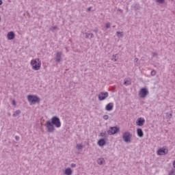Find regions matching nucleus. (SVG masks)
Listing matches in <instances>:
<instances>
[{
  "mask_svg": "<svg viewBox=\"0 0 175 175\" xmlns=\"http://www.w3.org/2000/svg\"><path fill=\"white\" fill-rule=\"evenodd\" d=\"M139 61V59L137 58V57H136L135 59V62H137Z\"/></svg>",
  "mask_w": 175,
  "mask_h": 175,
  "instance_id": "38",
  "label": "nucleus"
},
{
  "mask_svg": "<svg viewBox=\"0 0 175 175\" xmlns=\"http://www.w3.org/2000/svg\"><path fill=\"white\" fill-rule=\"evenodd\" d=\"M124 85H131V81H125L124 82Z\"/></svg>",
  "mask_w": 175,
  "mask_h": 175,
  "instance_id": "21",
  "label": "nucleus"
},
{
  "mask_svg": "<svg viewBox=\"0 0 175 175\" xmlns=\"http://www.w3.org/2000/svg\"><path fill=\"white\" fill-rule=\"evenodd\" d=\"M52 31H55V29H57V26H53L50 29Z\"/></svg>",
  "mask_w": 175,
  "mask_h": 175,
  "instance_id": "28",
  "label": "nucleus"
},
{
  "mask_svg": "<svg viewBox=\"0 0 175 175\" xmlns=\"http://www.w3.org/2000/svg\"><path fill=\"white\" fill-rule=\"evenodd\" d=\"M116 33H117L118 38H123L124 37V34L122 33V32L117 31Z\"/></svg>",
  "mask_w": 175,
  "mask_h": 175,
  "instance_id": "17",
  "label": "nucleus"
},
{
  "mask_svg": "<svg viewBox=\"0 0 175 175\" xmlns=\"http://www.w3.org/2000/svg\"><path fill=\"white\" fill-rule=\"evenodd\" d=\"M15 139H16V142H18V140H20V137L16 136Z\"/></svg>",
  "mask_w": 175,
  "mask_h": 175,
  "instance_id": "31",
  "label": "nucleus"
},
{
  "mask_svg": "<svg viewBox=\"0 0 175 175\" xmlns=\"http://www.w3.org/2000/svg\"><path fill=\"white\" fill-rule=\"evenodd\" d=\"M113 107H114V104L113 103H109L106 105L105 110H107V111H111Z\"/></svg>",
  "mask_w": 175,
  "mask_h": 175,
  "instance_id": "12",
  "label": "nucleus"
},
{
  "mask_svg": "<svg viewBox=\"0 0 175 175\" xmlns=\"http://www.w3.org/2000/svg\"><path fill=\"white\" fill-rule=\"evenodd\" d=\"M156 2H157L158 3H164L165 0H156Z\"/></svg>",
  "mask_w": 175,
  "mask_h": 175,
  "instance_id": "24",
  "label": "nucleus"
},
{
  "mask_svg": "<svg viewBox=\"0 0 175 175\" xmlns=\"http://www.w3.org/2000/svg\"><path fill=\"white\" fill-rule=\"evenodd\" d=\"M157 75V71L155 70H152L151 71V75L152 76H155Z\"/></svg>",
  "mask_w": 175,
  "mask_h": 175,
  "instance_id": "26",
  "label": "nucleus"
},
{
  "mask_svg": "<svg viewBox=\"0 0 175 175\" xmlns=\"http://www.w3.org/2000/svg\"><path fill=\"white\" fill-rule=\"evenodd\" d=\"M56 128H61V120L57 116H53L51 120H48L45 128L48 133H54Z\"/></svg>",
  "mask_w": 175,
  "mask_h": 175,
  "instance_id": "1",
  "label": "nucleus"
},
{
  "mask_svg": "<svg viewBox=\"0 0 175 175\" xmlns=\"http://www.w3.org/2000/svg\"><path fill=\"white\" fill-rule=\"evenodd\" d=\"M169 152V150L165 148H159L157 150V155H166Z\"/></svg>",
  "mask_w": 175,
  "mask_h": 175,
  "instance_id": "8",
  "label": "nucleus"
},
{
  "mask_svg": "<svg viewBox=\"0 0 175 175\" xmlns=\"http://www.w3.org/2000/svg\"><path fill=\"white\" fill-rule=\"evenodd\" d=\"M2 3H3V2L2 1V0H0V6L1 5H2Z\"/></svg>",
  "mask_w": 175,
  "mask_h": 175,
  "instance_id": "39",
  "label": "nucleus"
},
{
  "mask_svg": "<svg viewBox=\"0 0 175 175\" xmlns=\"http://www.w3.org/2000/svg\"><path fill=\"white\" fill-rule=\"evenodd\" d=\"M14 36H16V35L14 31H10L7 35L8 40H13V39H14Z\"/></svg>",
  "mask_w": 175,
  "mask_h": 175,
  "instance_id": "13",
  "label": "nucleus"
},
{
  "mask_svg": "<svg viewBox=\"0 0 175 175\" xmlns=\"http://www.w3.org/2000/svg\"><path fill=\"white\" fill-rule=\"evenodd\" d=\"M103 120H109V115H104L103 116Z\"/></svg>",
  "mask_w": 175,
  "mask_h": 175,
  "instance_id": "22",
  "label": "nucleus"
},
{
  "mask_svg": "<svg viewBox=\"0 0 175 175\" xmlns=\"http://www.w3.org/2000/svg\"><path fill=\"white\" fill-rule=\"evenodd\" d=\"M105 135H106V133H100V136H101L102 137H105Z\"/></svg>",
  "mask_w": 175,
  "mask_h": 175,
  "instance_id": "30",
  "label": "nucleus"
},
{
  "mask_svg": "<svg viewBox=\"0 0 175 175\" xmlns=\"http://www.w3.org/2000/svg\"><path fill=\"white\" fill-rule=\"evenodd\" d=\"M71 167H76V163H72Z\"/></svg>",
  "mask_w": 175,
  "mask_h": 175,
  "instance_id": "35",
  "label": "nucleus"
},
{
  "mask_svg": "<svg viewBox=\"0 0 175 175\" xmlns=\"http://www.w3.org/2000/svg\"><path fill=\"white\" fill-rule=\"evenodd\" d=\"M97 163H98V165H103V160H102L101 159H98L97 160Z\"/></svg>",
  "mask_w": 175,
  "mask_h": 175,
  "instance_id": "20",
  "label": "nucleus"
},
{
  "mask_svg": "<svg viewBox=\"0 0 175 175\" xmlns=\"http://www.w3.org/2000/svg\"><path fill=\"white\" fill-rule=\"evenodd\" d=\"M168 175H175V171L174 170H171L169 172Z\"/></svg>",
  "mask_w": 175,
  "mask_h": 175,
  "instance_id": "25",
  "label": "nucleus"
},
{
  "mask_svg": "<svg viewBox=\"0 0 175 175\" xmlns=\"http://www.w3.org/2000/svg\"><path fill=\"white\" fill-rule=\"evenodd\" d=\"M105 27H106L107 29L110 28V27H111L110 23H107L106 25H105Z\"/></svg>",
  "mask_w": 175,
  "mask_h": 175,
  "instance_id": "27",
  "label": "nucleus"
},
{
  "mask_svg": "<svg viewBox=\"0 0 175 175\" xmlns=\"http://www.w3.org/2000/svg\"><path fill=\"white\" fill-rule=\"evenodd\" d=\"M118 10V12H120V13H122L124 12L122 10H121L120 8Z\"/></svg>",
  "mask_w": 175,
  "mask_h": 175,
  "instance_id": "37",
  "label": "nucleus"
},
{
  "mask_svg": "<svg viewBox=\"0 0 175 175\" xmlns=\"http://www.w3.org/2000/svg\"><path fill=\"white\" fill-rule=\"evenodd\" d=\"M97 144L99 146V147H103V146L106 145V139L105 138L100 139L98 141Z\"/></svg>",
  "mask_w": 175,
  "mask_h": 175,
  "instance_id": "11",
  "label": "nucleus"
},
{
  "mask_svg": "<svg viewBox=\"0 0 175 175\" xmlns=\"http://www.w3.org/2000/svg\"><path fill=\"white\" fill-rule=\"evenodd\" d=\"M73 173V171L70 167H68L64 171V174L65 175H72Z\"/></svg>",
  "mask_w": 175,
  "mask_h": 175,
  "instance_id": "15",
  "label": "nucleus"
},
{
  "mask_svg": "<svg viewBox=\"0 0 175 175\" xmlns=\"http://www.w3.org/2000/svg\"><path fill=\"white\" fill-rule=\"evenodd\" d=\"M27 100L28 102L31 103V105H35L36 103H39L40 102V98L38 97L36 95H28Z\"/></svg>",
  "mask_w": 175,
  "mask_h": 175,
  "instance_id": "2",
  "label": "nucleus"
},
{
  "mask_svg": "<svg viewBox=\"0 0 175 175\" xmlns=\"http://www.w3.org/2000/svg\"><path fill=\"white\" fill-rule=\"evenodd\" d=\"M170 116L172 117V113L170 114Z\"/></svg>",
  "mask_w": 175,
  "mask_h": 175,
  "instance_id": "40",
  "label": "nucleus"
},
{
  "mask_svg": "<svg viewBox=\"0 0 175 175\" xmlns=\"http://www.w3.org/2000/svg\"><path fill=\"white\" fill-rule=\"evenodd\" d=\"M120 132V127L118 126H113L110 127L109 131H107L108 135H116V133H118Z\"/></svg>",
  "mask_w": 175,
  "mask_h": 175,
  "instance_id": "6",
  "label": "nucleus"
},
{
  "mask_svg": "<svg viewBox=\"0 0 175 175\" xmlns=\"http://www.w3.org/2000/svg\"><path fill=\"white\" fill-rule=\"evenodd\" d=\"M91 9H92V7H89V8L87 9V12H91Z\"/></svg>",
  "mask_w": 175,
  "mask_h": 175,
  "instance_id": "32",
  "label": "nucleus"
},
{
  "mask_svg": "<svg viewBox=\"0 0 175 175\" xmlns=\"http://www.w3.org/2000/svg\"><path fill=\"white\" fill-rule=\"evenodd\" d=\"M20 114H21V111L20 109H18L14 113V114L12 116H13V117H17V116H20Z\"/></svg>",
  "mask_w": 175,
  "mask_h": 175,
  "instance_id": "16",
  "label": "nucleus"
},
{
  "mask_svg": "<svg viewBox=\"0 0 175 175\" xmlns=\"http://www.w3.org/2000/svg\"><path fill=\"white\" fill-rule=\"evenodd\" d=\"M0 21H1V18H0Z\"/></svg>",
  "mask_w": 175,
  "mask_h": 175,
  "instance_id": "41",
  "label": "nucleus"
},
{
  "mask_svg": "<svg viewBox=\"0 0 175 175\" xmlns=\"http://www.w3.org/2000/svg\"><path fill=\"white\" fill-rule=\"evenodd\" d=\"M38 61H39V59H32L30 62L33 70H39V69H40V66H42L40 62H38Z\"/></svg>",
  "mask_w": 175,
  "mask_h": 175,
  "instance_id": "3",
  "label": "nucleus"
},
{
  "mask_svg": "<svg viewBox=\"0 0 175 175\" xmlns=\"http://www.w3.org/2000/svg\"><path fill=\"white\" fill-rule=\"evenodd\" d=\"M98 31L99 30L98 29L97 27H96L94 29H93V32H95V33H98Z\"/></svg>",
  "mask_w": 175,
  "mask_h": 175,
  "instance_id": "29",
  "label": "nucleus"
},
{
  "mask_svg": "<svg viewBox=\"0 0 175 175\" xmlns=\"http://www.w3.org/2000/svg\"><path fill=\"white\" fill-rule=\"evenodd\" d=\"M122 139L125 143H131L132 139V134L126 131L123 133Z\"/></svg>",
  "mask_w": 175,
  "mask_h": 175,
  "instance_id": "4",
  "label": "nucleus"
},
{
  "mask_svg": "<svg viewBox=\"0 0 175 175\" xmlns=\"http://www.w3.org/2000/svg\"><path fill=\"white\" fill-rule=\"evenodd\" d=\"M107 98H109V92H101L98 94V100H105Z\"/></svg>",
  "mask_w": 175,
  "mask_h": 175,
  "instance_id": "7",
  "label": "nucleus"
},
{
  "mask_svg": "<svg viewBox=\"0 0 175 175\" xmlns=\"http://www.w3.org/2000/svg\"><path fill=\"white\" fill-rule=\"evenodd\" d=\"M137 135L139 137H143L144 136V133H143V130L140 128L137 129Z\"/></svg>",
  "mask_w": 175,
  "mask_h": 175,
  "instance_id": "14",
  "label": "nucleus"
},
{
  "mask_svg": "<svg viewBox=\"0 0 175 175\" xmlns=\"http://www.w3.org/2000/svg\"><path fill=\"white\" fill-rule=\"evenodd\" d=\"M77 148L78 150H83V145H82L81 144H78L77 145Z\"/></svg>",
  "mask_w": 175,
  "mask_h": 175,
  "instance_id": "18",
  "label": "nucleus"
},
{
  "mask_svg": "<svg viewBox=\"0 0 175 175\" xmlns=\"http://www.w3.org/2000/svg\"><path fill=\"white\" fill-rule=\"evenodd\" d=\"M85 38L88 39V38H90L91 33H85Z\"/></svg>",
  "mask_w": 175,
  "mask_h": 175,
  "instance_id": "23",
  "label": "nucleus"
},
{
  "mask_svg": "<svg viewBox=\"0 0 175 175\" xmlns=\"http://www.w3.org/2000/svg\"><path fill=\"white\" fill-rule=\"evenodd\" d=\"M147 95H148V90L146 88H142L139 92V98H146Z\"/></svg>",
  "mask_w": 175,
  "mask_h": 175,
  "instance_id": "5",
  "label": "nucleus"
},
{
  "mask_svg": "<svg viewBox=\"0 0 175 175\" xmlns=\"http://www.w3.org/2000/svg\"><path fill=\"white\" fill-rule=\"evenodd\" d=\"M157 55H158V53H152V57H157Z\"/></svg>",
  "mask_w": 175,
  "mask_h": 175,
  "instance_id": "33",
  "label": "nucleus"
},
{
  "mask_svg": "<svg viewBox=\"0 0 175 175\" xmlns=\"http://www.w3.org/2000/svg\"><path fill=\"white\" fill-rule=\"evenodd\" d=\"M61 58H62V52H57L55 57V62L59 64V62H61Z\"/></svg>",
  "mask_w": 175,
  "mask_h": 175,
  "instance_id": "9",
  "label": "nucleus"
},
{
  "mask_svg": "<svg viewBox=\"0 0 175 175\" xmlns=\"http://www.w3.org/2000/svg\"><path fill=\"white\" fill-rule=\"evenodd\" d=\"M144 122H146V120L143 118H139L136 122V124L138 126H143L144 125Z\"/></svg>",
  "mask_w": 175,
  "mask_h": 175,
  "instance_id": "10",
  "label": "nucleus"
},
{
  "mask_svg": "<svg viewBox=\"0 0 175 175\" xmlns=\"http://www.w3.org/2000/svg\"><path fill=\"white\" fill-rule=\"evenodd\" d=\"M113 58L111 59V61H114V62H117V60L118 59H117V55H113Z\"/></svg>",
  "mask_w": 175,
  "mask_h": 175,
  "instance_id": "19",
  "label": "nucleus"
},
{
  "mask_svg": "<svg viewBox=\"0 0 175 175\" xmlns=\"http://www.w3.org/2000/svg\"><path fill=\"white\" fill-rule=\"evenodd\" d=\"M90 38H91V39H92V38H94V33H90Z\"/></svg>",
  "mask_w": 175,
  "mask_h": 175,
  "instance_id": "34",
  "label": "nucleus"
},
{
  "mask_svg": "<svg viewBox=\"0 0 175 175\" xmlns=\"http://www.w3.org/2000/svg\"><path fill=\"white\" fill-rule=\"evenodd\" d=\"M12 105L14 106H16V100H12Z\"/></svg>",
  "mask_w": 175,
  "mask_h": 175,
  "instance_id": "36",
  "label": "nucleus"
}]
</instances>
